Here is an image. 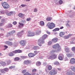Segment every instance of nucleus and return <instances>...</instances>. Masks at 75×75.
Listing matches in <instances>:
<instances>
[{"instance_id":"aec40b11","label":"nucleus","mask_w":75,"mask_h":75,"mask_svg":"<svg viewBox=\"0 0 75 75\" xmlns=\"http://www.w3.org/2000/svg\"><path fill=\"white\" fill-rule=\"evenodd\" d=\"M47 69H48V70H49L50 71V70H51L52 69V66L51 65H48L47 66Z\"/></svg>"},{"instance_id":"37998d69","label":"nucleus","mask_w":75,"mask_h":75,"mask_svg":"<svg viewBox=\"0 0 75 75\" xmlns=\"http://www.w3.org/2000/svg\"><path fill=\"white\" fill-rule=\"evenodd\" d=\"M59 4H62V3H63V2L62 1L60 0L59 1Z\"/></svg>"},{"instance_id":"13d9d810","label":"nucleus","mask_w":75,"mask_h":75,"mask_svg":"<svg viewBox=\"0 0 75 75\" xmlns=\"http://www.w3.org/2000/svg\"><path fill=\"white\" fill-rule=\"evenodd\" d=\"M71 50L73 51H75V47H72Z\"/></svg>"},{"instance_id":"49530a36","label":"nucleus","mask_w":75,"mask_h":75,"mask_svg":"<svg viewBox=\"0 0 75 75\" xmlns=\"http://www.w3.org/2000/svg\"><path fill=\"white\" fill-rule=\"evenodd\" d=\"M16 51L17 53H20V52H21V50H17Z\"/></svg>"},{"instance_id":"2f4dec72","label":"nucleus","mask_w":75,"mask_h":75,"mask_svg":"<svg viewBox=\"0 0 75 75\" xmlns=\"http://www.w3.org/2000/svg\"><path fill=\"white\" fill-rule=\"evenodd\" d=\"M1 22L2 24H4L5 23V19H2L1 20Z\"/></svg>"},{"instance_id":"bf43d9fd","label":"nucleus","mask_w":75,"mask_h":75,"mask_svg":"<svg viewBox=\"0 0 75 75\" xmlns=\"http://www.w3.org/2000/svg\"><path fill=\"white\" fill-rule=\"evenodd\" d=\"M12 52L13 53H14V54H16V53H17V50H16L14 51H13Z\"/></svg>"},{"instance_id":"603ef678","label":"nucleus","mask_w":75,"mask_h":75,"mask_svg":"<svg viewBox=\"0 0 75 75\" xmlns=\"http://www.w3.org/2000/svg\"><path fill=\"white\" fill-rule=\"evenodd\" d=\"M31 18H27L26 20L27 21H30L31 20Z\"/></svg>"},{"instance_id":"052dcab7","label":"nucleus","mask_w":75,"mask_h":75,"mask_svg":"<svg viewBox=\"0 0 75 75\" xmlns=\"http://www.w3.org/2000/svg\"><path fill=\"white\" fill-rule=\"evenodd\" d=\"M38 10H37V8H35L34 9V12H35V13H36V12H37V11Z\"/></svg>"},{"instance_id":"79ce46f5","label":"nucleus","mask_w":75,"mask_h":75,"mask_svg":"<svg viewBox=\"0 0 75 75\" xmlns=\"http://www.w3.org/2000/svg\"><path fill=\"white\" fill-rule=\"evenodd\" d=\"M11 33H7V37H8V36H10V35H11Z\"/></svg>"},{"instance_id":"864d4df0","label":"nucleus","mask_w":75,"mask_h":75,"mask_svg":"<svg viewBox=\"0 0 75 75\" xmlns=\"http://www.w3.org/2000/svg\"><path fill=\"white\" fill-rule=\"evenodd\" d=\"M8 27H13V25L11 24H8Z\"/></svg>"},{"instance_id":"393cba45","label":"nucleus","mask_w":75,"mask_h":75,"mask_svg":"<svg viewBox=\"0 0 75 75\" xmlns=\"http://www.w3.org/2000/svg\"><path fill=\"white\" fill-rule=\"evenodd\" d=\"M57 40L58 39L57 38H55L52 40V41L54 42H57Z\"/></svg>"},{"instance_id":"8fccbe9b","label":"nucleus","mask_w":75,"mask_h":75,"mask_svg":"<svg viewBox=\"0 0 75 75\" xmlns=\"http://www.w3.org/2000/svg\"><path fill=\"white\" fill-rule=\"evenodd\" d=\"M36 71H37V69H35L32 70V72H36Z\"/></svg>"},{"instance_id":"a19ab883","label":"nucleus","mask_w":75,"mask_h":75,"mask_svg":"<svg viewBox=\"0 0 75 75\" xmlns=\"http://www.w3.org/2000/svg\"><path fill=\"white\" fill-rule=\"evenodd\" d=\"M16 33V31L15 30H12L11 32V35H12V34H14V33Z\"/></svg>"},{"instance_id":"6e6552de","label":"nucleus","mask_w":75,"mask_h":75,"mask_svg":"<svg viewBox=\"0 0 75 75\" xmlns=\"http://www.w3.org/2000/svg\"><path fill=\"white\" fill-rule=\"evenodd\" d=\"M24 33V30H22L21 31L17 33V36L18 37H21L23 34Z\"/></svg>"},{"instance_id":"a211bd4d","label":"nucleus","mask_w":75,"mask_h":75,"mask_svg":"<svg viewBox=\"0 0 75 75\" xmlns=\"http://www.w3.org/2000/svg\"><path fill=\"white\" fill-rule=\"evenodd\" d=\"M65 35V32H61L59 33V36L61 37H62L63 35Z\"/></svg>"},{"instance_id":"3c124183","label":"nucleus","mask_w":75,"mask_h":75,"mask_svg":"<svg viewBox=\"0 0 75 75\" xmlns=\"http://www.w3.org/2000/svg\"><path fill=\"white\" fill-rule=\"evenodd\" d=\"M21 7H25L26 6V5L25 4H22V5H21Z\"/></svg>"},{"instance_id":"1a4fd4ad","label":"nucleus","mask_w":75,"mask_h":75,"mask_svg":"<svg viewBox=\"0 0 75 75\" xmlns=\"http://www.w3.org/2000/svg\"><path fill=\"white\" fill-rule=\"evenodd\" d=\"M66 74L67 75H75L74 73L71 71L70 70H68L67 71Z\"/></svg>"},{"instance_id":"680f3d73","label":"nucleus","mask_w":75,"mask_h":75,"mask_svg":"<svg viewBox=\"0 0 75 75\" xmlns=\"http://www.w3.org/2000/svg\"><path fill=\"white\" fill-rule=\"evenodd\" d=\"M13 24L14 25H16V24H17V22L16 21H14L13 22Z\"/></svg>"},{"instance_id":"dca6fc26","label":"nucleus","mask_w":75,"mask_h":75,"mask_svg":"<svg viewBox=\"0 0 75 75\" xmlns=\"http://www.w3.org/2000/svg\"><path fill=\"white\" fill-rule=\"evenodd\" d=\"M6 43L8 44V45H9V46H12L13 45V43L11 42L6 41Z\"/></svg>"},{"instance_id":"ea45409f","label":"nucleus","mask_w":75,"mask_h":75,"mask_svg":"<svg viewBox=\"0 0 75 75\" xmlns=\"http://www.w3.org/2000/svg\"><path fill=\"white\" fill-rule=\"evenodd\" d=\"M24 75H31V74L29 73L28 72H26V73L24 74Z\"/></svg>"},{"instance_id":"6e6d98bb","label":"nucleus","mask_w":75,"mask_h":75,"mask_svg":"<svg viewBox=\"0 0 75 75\" xmlns=\"http://www.w3.org/2000/svg\"><path fill=\"white\" fill-rule=\"evenodd\" d=\"M39 52H37L36 51H35L34 52V53H35V55H37V54H38V53Z\"/></svg>"},{"instance_id":"bb28decb","label":"nucleus","mask_w":75,"mask_h":75,"mask_svg":"<svg viewBox=\"0 0 75 75\" xmlns=\"http://www.w3.org/2000/svg\"><path fill=\"white\" fill-rule=\"evenodd\" d=\"M66 55L68 58H71L72 57V54H66Z\"/></svg>"},{"instance_id":"4c0bfd02","label":"nucleus","mask_w":75,"mask_h":75,"mask_svg":"<svg viewBox=\"0 0 75 75\" xmlns=\"http://www.w3.org/2000/svg\"><path fill=\"white\" fill-rule=\"evenodd\" d=\"M52 18H51L50 17H48L47 18L46 20L47 21H51L52 20Z\"/></svg>"},{"instance_id":"c85d7f7f","label":"nucleus","mask_w":75,"mask_h":75,"mask_svg":"<svg viewBox=\"0 0 75 75\" xmlns=\"http://www.w3.org/2000/svg\"><path fill=\"white\" fill-rule=\"evenodd\" d=\"M59 28H56L53 30V31H59Z\"/></svg>"},{"instance_id":"39448f33","label":"nucleus","mask_w":75,"mask_h":75,"mask_svg":"<svg viewBox=\"0 0 75 75\" xmlns=\"http://www.w3.org/2000/svg\"><path fill=\"white\" fill-rule=\"evenodd\" d=\"M2 5L5 8H9V5H8L7 2H4L2 4Z\"/></svg>"},{"instance_id":"9d476101","label":"nucleus","mask_w":75,"mask_h":75,"mask_svg":"<svg viewBox=\"0 0 75 75\" xmlns=\"http://www.w3.org/2000/svg\"><path fill=\"white\" fill-rule=\"evenodd\" d=\"M64 55L62 54H60L59 55L58 57V59H59V60H62L63 58H64Z\"/></svg>"},{"instance_id":"0eeeda50","label":"nucleus","mask_w":75,"mask_h":75,"mask_svg":"<svg viewBox=\"0 0 75 75\" xmlns=\"http://www.w3.org/2000/svg\"><path fill=\"white\" fill-rule=\"evenodd\" d=\"M20 44H21V46L23 47H24L27 43V42L25 40H22L20 42Z\"/></svg>"},{"instance_id":"de8ad7c7","label":"nucleus","mask_w":75,"mask_h":75,"mask_svg":"<svg viewBox=\"0 0 75 75\" xmlns=\"http://www.w3.org/2000/svg\"><path fill=\"white\" fill-rule=\"evenodd\" d=\"M15 67L14 66H11V67H9V68L10 69H12V68H14Z\"/></svg>"},{"instance_id":"6ab92c4d","label":"nucleus","mask_w":75,"mask_h":75,"mask_svg":"<svg viewBox=\"0 0 75 75\" xmlns=\"http://www.w3.org/2000/svg\"><path fill=\"white\" fill-rule=\"evenodd\" d=\"M40 25L41 26H44V22L42 21H41L40 22Z\"/></svg>"},{"instance_id":"72a5a7b5","label":"nucleus","mask_w":75,"mask_h":75,"mask_svg":"<svg viewBox=\"0 0 75 75\" xmlns=\"http://www.w3.org/2000/svg\"><path fill=\"white\" fill-rule=\"evenodd\" d=\"M4 70L5 71H6V72H8L9 70L8 69V68H5L4 69Z\"/></svg>"},{"instance_id":"5701e85b","label":"nucleus","mask_w":75,"mask_h":75,"mask_svg":"<svg viewBox=\"0 0 75 75\" xmlns=\"http://www.w3.org/2000/svg\"><path fill=\"white\" fill-rule=\"evenodd\" d=\"M1 65L2 66H5L6 65V63L4 62L1 61Z\"/></svg>"},{"instance_id":"4be33fe9","label":"nucleus","mask_w":75,"mask_h":75,"mask_svg":"<svg viewBox=\"0 0 75 75\" xmlns=\"http://www.w3.org/2000/svg\"><path fill=\"white\" fill-rule=\"evenodd\" d=\"M18 16L19 17L22 18V17L24 16V14L23 13H20L18 14Z\"/></svg>"},{"instance_id":"20e7f679","label":"nucleus","mask_w":75,"mask_h":75,"mask_svg":"<svg viewBox=\"0 0 75 75\" xmlns=\"http://www.w3.org/2000/svg\"><path fill=\"white\" fill-rule=\"evenodd\" d=\"M49 73L51 75H54L57 74V70L56 69H54L51 70Z\"/></svg>"},{"instance_id":"f257e3e1","label":"nucleus","mask_w":75,"mask_h":75,"mask_svg":"<svg viewBox=\"0 0 75 75\" xmlns=\"http://www.w3.org/2000/svg\"><path fill=\"white\" fill-rule=\"evenodd\" d=\"M48 37V35H44L43 36H42V37L40 38L38 40V43L39 47H41L42 45L41 44H44L45 43L44 41V40H45L46 38Z\"/></svg>"},{"instance_id":"9b49d317","label":"nucleus","mask_w":75,"mask_h":75,"mask_svg":"<svg viewBox=\"0 0 75 75\" xmlns=\"http://www.w3.org/2000/svg\"><path fill=\"white\" fill-rule=\"evenodd\" d=\"M23 63L25 64H26V65H28V64H30L31 63V61L28 60H25L24 61Z\"/></svg>"},{"instance_id":"4468645a","label":"nucleus","mask_w":75,"mask_h":75,"mask_svg":"<svg viewBox=\"0 0 75 75\" xmlns=\"http://www.w3.org/2000/svg\"><path fill=\"white\" fill-rule=\"evenodd\" d=\"M70 62L71 64H74L75 63V59L74 58H72Z\"/></svg>"},{"instance_id":"f03ea898","label":"nucleus","mask_w":75,"mask_h":75,"mask_svg":"<svg viewBox=\"0 0 75 75\" xmlns=\"http://www.w3.org/2000/svg\"><path fill=\"white\" fill-rule=\"evenodd\" d=\"M52 48H58L59 49L57 50H53L51 51V53H54V52H59L61 49V48L59 46V45L58 44H56L52 46Z\"/></svg>"},{"instance_id":"b1692460","label":"nucleus","mask_w":75,"mask_h":75,"mask_svg":"<svg viewBox=\"0 0 75 75\" xmlns=\"http://www.w3.org/2000/svg\"><path fill=\"white\" fill-rule=\"evenodd\" d=\"M36 65L38 67H39L41 65V62H36Z\"/></svg>"},{"instance_id":"412c9836","label":"nucleus","mask_w":75,"mask_h":75,"mask_svg":"<svg viewBox=\"0 0 75 75\" xmlns=\"http://www.w3.org/2000/svg\"><path fill=\"white\" fill-rule=\"evenodd\" d=\"M13 13L14 12L13 11H11L9 13H7V16H11V15H12V14H13Z\"/></svg>"},{"instance_id":"2eb2a0df","label":"nucleus","mask_w":75,"mask_h":75,"mask_svg":"<svg viewBox=\"0 0 75 75\" xmlns=\"http://www.w3.org/2000/svg\"><path fill=\"white\" fill-rule=\"evenodd\" d=\"M65 51L67 53H68V52H70V50L69 49V48L68 47H65Z\"/></svg>"},{"instance_id":"c9c22d12","label":"nucleus","mask_w":75,"mask_h":75,"mask_svg":"<svg viewBox=\"0 0 75 75\" xmlns=\"http://www.w3.org/2000/svg\"><path fill=\"white\" fill-rule=\"evenodd\" d=\"M69 38V37L68 35L65 36L64 37V39H68Z\"/></svg>"},{"instance_id":"09e8293b","label":"nucleus","mask_w":75,"mask_h":75,"mask_svg":"<svg viewBox=\"0 0 75 75\" xmlns=\"http://www.w3.org/2000/svg\"><path fill=\"white\" fill-rule=\"evenodd\" d=\"M19 59L20 58L18 57H16L15 58V60H16V61H18V60H19Z\"/></svg>"},{"instance_id":"a878e982","label":"nucleus","mask_w":75,"mask_h":75,"mask_svg":"<svg viewBox=\"0 0 75 75\" xmlns=\"http://www.w3.org/2000/svg\"><path fill=\"white\" fill-rule=\"evenodd\" d=\"M41 33V32L40 30H38L36 32V35H39L40 33Z\"/></svg>"},{"instance_id":"5fc2aeb1","label":"nucleus","mask_w":75,"mask_h":75,"mask_svg":"<svg viewBox=\"0 0 75 75\" xmlns=\"http://www.w3.org/2000/svg\"><path fill=\"white\" fill-rule=\"evenodd\" d=\"M67 16H69V17H72L73 16L72 15L70 14H68Z\"/></svg>"},{"instance_id":"473e14b6","label":"nucleus","mask_w":75,"mask_h":75,"mask_svg":"<svg viewBox=\"0 0 75 75\" xmlns=\"http://www.w3.org/2000/svg\"><path fill=\"white\" fill-rule=\"evenodd\" d=\"M0 71L3 74H5V73H6V72L4 71V69H1Z\"/></svg>"},{"instance_id":"cd10ccee","label":"nucleus","mask_w":75,"mask_h":75,"mask_svg":"<svg viewBox=\"0 0 75 75\" xmlns=\"http://www.w3.org/2000/svg\"><path fill=\"white\" fill-rule=\"evenodd\" d=\"M71 69L73 71V72H75V67H74L73 66H71Z\"/></svg>"},{"instance_id":"f704fd0d","label":"nucleus","mask_w":75,"mask_h":75,"mask_svg":"<svg viewBox=\"0 0 75 75\" xmlns=\"http://www.w3.org/2000/svg\"><path fill=\"white\" fill-rule=\"evenodd\" d=\"M9 55L11 57H13L14 55V54L13 53L11 52L9 54Z\"/></svg>"},{"instance_id":"58836bf2","label":"nucleus","mask_w":75,"mask_h":75,"mask_svg":"<svg viewBox=\"0 0 75 75\" xmlns=\"http://www.w3.org/2000/svg\"><path fill=\"white\" fill-rule=\"evenodd\" d=\"M7 63V64H10V63L11 62V61L10 60H7L6 61Z\"/></svg>"},{"instance_id":"69168bd1","label":"nucleus","mask_w":75,"mask_h":75,"mask_svg":"<svg viewBox=\"0 0 75 75\" xmlns=\"http://www.w3.org/2000/svg\"><path fill=\"white\" fill-rule=\"evenodd\" d=\"M18 27L19 28H21L22 26H21V25H19L18 26Z\"/></svg>"},{"instance_id":"c756f323","label":"nucleus","mask_w":75,"mask_h":75,"mask_svg":"<svg viewBox=\"0 0 75 75\" xmlns=\"http://www.w3.org/2000/svg\"><path fill=\"white\" fill-rule=\"evenodd\" d=\"M53 59H55L57 58V55L55 54H53Z\"/></svg>"},{"instance_id":"f3484780","label":"nucleus","mask_w":75,"mask_h":75,"mask_svg":"<svg viewBox=\"0 0 75 75\" xmlns=\"http://www.w3.org/2000/svg\"><path fill=\"white\" fill-rule=\"evenodd\" d=\"M47 59H54L53 55H51L50 56H47Z\"/></svg>"},{"instance_id":"338daca9","label":"nucleus","mask_w":75,"mask_h":75,"mask_svg":"<svg viewBox=\"0 0 75 75\" xmlns=\"http://www.w3.org/2000/svg\"><path fill=\"white\" fill-rule=\"evenodd\" d=\"M46 33H47V34H48L50 35L51 34V33H50V32L48 31H47Z\"/></svg>"},{"instance_id":"e2e57ef3","label":"nucleus","mask_w":75,"mask_h":75,"mask_svg":"<svg viewBox=\"0 0 75 75\" xmlns=\"http://www.w3.org/2000/svg\"><path fill=\"white\" fill-rule=\"evenodd\" d=\"M26 71H27L26 70H24L22 71V73L23 74H24V73H25V72H26Z\"/></svg>"},{"instance_id":"7c9ffc66","label":"nucleus","mask_w":75,"mask_h":75,"mask_svg":"<svg viewBox=\"0 0 75 75\" xmlns=\"http://www.w3.org/2000/svg\"><path fill=\"white\" fill-rule=\"evenodd\" d=\"M19 24L20 25H21L22 27H24V24H23L22 23H21L20 22L19 23Z\"/></svg>"},{"instance_id":"f8f14e48","label":"nucleus","mask_w":75,"mask_h":75,"mask_svg":"<svg viewBox=\"0 0 75 75\" xmlns=\"http://www.w3.org/2000/svg\"><path fill=\"white\" fill-rule=\"evenodd\" d=\"M39 49H40V47L38 46H35L33 48V49L34 50H39Z\"/></svg>"},{"instance_id":"ddd939ff","label":"nucleus","mask_w":75,"mask_h":75,"mask_svg":"<svg viewBox=\"0 0 75 75\" xmlns=\"http://www.w3.org/2000/svg\"><path fill=\"white\" fill-rule=\"evenodd\" d=\"M35 55V54L33 53H30L28 54V57H30V58H31L32 57H34V56Z\"/></svg>"},{"instance_id":"0e129e2a","label":"nucleus","mask_w":75,"mask_h":75,"mask_svg":"<svg viewBox=\"0 0 75 75\" xmlns=\"http://www.w3.org/2000/svg\"><path fill=\"white\" fill-rule=\"evenodd\" d=\"M72 34H69L68 35V36H69V38L70 37H71L72 35Z\"/></svg>"},{"instance_id":"774afa93","label":"nucleus","mask_w":75,"mask_h":75,"mask_svg":"<svg viewBox=\"0 0 75 75\" xmlns=\"http://www.w3.org/2000/svg\"><path fill=\"white\" fill-rule=\"evenodd\" d=\"M35 72H33L32 74V75H35Z\"/></svg>"},{"instance_id":"e433bc0d","label":"nucleus","mask_w":75,"mask_h":75,"mask_svg":"<svg viewBox=\"0 0 75 75\" xmlns=\"http://www.w3.org/2000/svg\"><path fill=\"white\" fill-rule=\"evenodd\" d=\"M21 23L23 24H24V23H26V21H25V20H21Z\"/></svg>"},{"instance_id":"7ed1b4c3","label":"nucleus","mask_w":75,"mask_h":75,"mask_svg":"<svg viewBox=\"0 0 75 75\" xmlns=\"http://www.w3.org/2000/svg\"><path fill=\"white\" fill-rule=\"evenodd\" d=\"M47 25L48 26L49 28H50V29H53V28L55 27V24L53 23H48L47 24Z\"/></svg>"},{"instance_id":"423d86ee","label":"nucleus","mask_w":75,"mask_h":75,"mask_svg":"<svg viewBox=\"0 0 75 75\" xmlns=\"http://www.w3.org/2000/svg\"><path fill=\"white\" fill-rule=\"evenodd\" d=\"M35 35V34L34 33V32H32L30 31H28L27 35L28 37H33Z\"/></svg>"},{"instance_id":"c03bdc74","label":"nucleus","mask_w":75,"mask_h":75,"mask_svg":"<svg viewBox=\"0 0 75 75\" xmlns=\"http://www.w3.org/2000/svg\"><path fill=\"white\" fill-rule=\"evenodd\" d=\"M54 65H59V62H56L54 63Z\"/></svg>"},{"instance_id":"a18cd8bd","label":"nucleus","mask_w":75,"mask_h":75,"mask_svg":"<svg viewBox=\"0 0 75 75\" xmlns=\"http://www.w3.org/2000/svg\"><path fill=\"white\" fill-rule=\"evenodd\" d=\"M21 58L23 59H26L27 57L26 56H21Z\"/></svg>"},{"instance_id":"4d7b16f0","label":"nucleus","mask_w":75,"mask_h":75,"mask_svg":"<svg viewBox=\"0 0 75 75\" xmlns=\"http://www.w3.org/2000/svg\"><path fill=\"white\" fill-rule=\"evenodd\" d=\"M52 44V42L51 41H50L48 42V45H50Z\"/></svg>"}]
</instances>
